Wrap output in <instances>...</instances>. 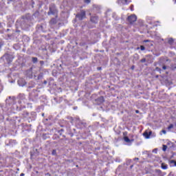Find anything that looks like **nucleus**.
<instances>
[{
  "label": "nucleus",
  "mask_w": 176,
  "mask_h": 176,
  "mask_svg": "<svg viewBox=\"0 0 176 176\" xmlns=\"http://www.w3.org/2000/svg\"><path fill=\"white\" fill-rule=\"evenodd\" d=\"M48 16L53 15L55 16V17H58V10H57V8L56 7V5L51 4L49 8V12H47Z\"/></svg>",
  "instance_id": "obj_1"
},
{
  "label": "nucleus",
  "mask_w": 176,
  "mask_h": 176,
  "mask_svg": "<svg viewBox=\"0 0 176 176\" xmlns=\"http://www.w3.org/2000/svg\"><path fill=\"white\" fill-rule=\"evenodd\" d=\"M127 21L130 24H133L137 21V15L136 14H131L127 17Z\"/></svg>",
  "instance_id": "obj_2"
},
{
  "label": "nucleus",
  "mask_w": 176,
  "mask_h": 176,
  "mask_svg": "<svg viewBox=\"0 0 176 176\" xmlns=\"http://www.w3.org/2000/svg\"><path fill=\"white\" fill-rule=\"evenodd\" d=\"M3 57L6 60L7 63H12V61H13V58H14V56H13V55L10 54H6Z\"/></svg>",
  "instance_id": "obj_3"
},
{
  "label": "nucleus",
  "mask_w": 176,
  "mask_h": 176,
  "mask_svg": "<svg viewBox=\"0 0 176 176\" xmlns=\"http://www.w3.org/2000/svg\"><path fill=\"white\" fill-rule=\"evenodd\" d=\"M76 19L78 20H83L86 17V12L85 10H81L80 13L77 14L76 16Z\"/></svg>",
  "instance_id": "obj_4"
},
{
  "label": "nucleus",
  "mask_w": 176,
  "mask_h": 176,
  "mask_svg": "<svg viewBox=\"0 0 176 176\" xmlns=\"http://www.w3.org/2000/svg\"><path fill=\"white\" fill-rule=\"evenodd\" d=\"M15 101L16 98L10 96L6 100V104H7V105H12L15 103Z\"/></svg>",
  "instance_id": "obj_5"
},
{
  "label": "nucleus",
  "mask_w": 176,
  "mask_h": 176,
  "mask_svg": "<svg viewBox=\"0 0 176 176\" xmlns=\"http://www.w3.org/2000/svg\"><path fill=\"white\" fill-rule=\"evenodd\" d=\"M18 98L20 100L19 103H21V101L25 102V95L24 94H19L18 96Z\"/></svg>",
  "instance_id": "obj_6"
},
{
  "label": "nucleus",
  "mask_w": 176,
  "mask_h": 176,
  "mask_svg": "<svg viewBox=\"0 0 176 176\" xmlns=\"http://www.w3.org/2000/svg\"><path fill=\"white\" fill-rule=\"evenodd\" d=\"M118 3H119L120 5H129V3H130V1L127 0H118Z\"/></svg>",
  "instance_id": "obj_7"
},
{
  "label": "nucleus",
  "mask_w": 176,
  "mask_h": 176,
  "mask_svg": "<svg viewBox=\"0 0 176 176\" xmlns=\"http://www.w3.org/2000/svg\"><path fill=\"white\" fill-rule=\"evenodd\" d=\"M98 105H100V104H102L104 102V96H100L96 100Z\"/></svg>",
  "instance_id": "obj_8"
},
{
  "label": "nucleus",
  "mask_w": 176,
  "mask_h": 176,
  "mask_svg": "<svg viewBox=\"0 0 176 176\" xmlns=\"http://www.w3.org/2000/svg\"><path fill=\"white\" fill-rule=\"evenodd\" d=\"M91 21L95 24H97V23H98V16L91 17Z\"/></svg>",
  "instance_id": "obj_9"
},
{
  "label": "nucleus",
  "mask_w": 176,
  "mask_h": 176,
  "mask_svg": "<svg viewBox=\"0 0 176 176\" xmlns=\"http://www.w3.org/2000/svg\"><path fill=\"white\" fill-rule=\"evenodd\" d=\"M38 90L34 89L32 92L30 94L32 97H38Z\"/></svg>",
  "instance_id": "obj_10"
},
{
  "label": "nucleus",
  "mask_w": 176,
  "mask_h": 176,
  "mask_svg": "<svg viewBox=\"0 0 176 176\" xmlns=\"http://www.w3.org/2000/svg\"><path fill=\"white\" fill-rule=\"evenodd\" d=\"M50 24L51 25L57 24V19L56 18H52L50 21Z\"/></svg>",
  "instance_id": "obj_11"
},
{
  "label": "nucleus",
  "mask_w": 176,
  "mask_h": 176,
  "mask_svg": "<svg viewBox=\"0 0 176 176\" xmlns=\"http://www.w3.org/2000/svg\"><path fill=\"white\" fill-rule=\"evenodd\" d=\"M169 164H170V167H176V162L174 160L169 161Z\"/></svg>",
  "instance_id": "obj_12"
},
{
  "label": "nucleus",
  "mask_w": 176,
  "mask_h": 176,
  "mask_svg": "<svg viewBox=\"0 0 176 176\" xmlns=\"http://www.w3.org/2000/svg\"><path fill=\"white\" fill-rule=\"evenodd\" d=\"M161 168L162 170H167V168H168V165L166 164L165 163H162Z\"/></svg>",
  "instance_id": "obj_13"
},
{
  "label": "nucleus",
  "mask_w": 176,
  "mask_h": 176,
  "mask_svg": "<svg viewBox=\"0 0 176 176\" xmlns=\"http://www.w3.org/2000/svg\"><path fill=\"white\" fill-rule=\"evenodd\" d=\"M124 141H125V142H133L134 140H130V139L129 138V137L125 136V137L124 138Z\"/></svg>",
  "instance_id": "obj_14"
},
{
  "label": "nucleus",
  "mask_w": 176,
  "mask_h": 176,
  "mask_svg": "<svg viewBox=\"0 0 176 176\" xmlns=\"http://www.w3.org/2000/svg\"><path fill=\"white\" fill-rule=\"evenodd\" d=\"M143 135L144 137H145V138L146 139H148L150 137H149V135H148V131H145L144 133H143Z\"/></svg>",
  "instance_id": "obj_15"
},
{
  "label": "nucleus",
  "mask_w": 176,
  "mask_h": 176,
  "mask_svg": "<svg viewBox=\"0 0 176 176\" xmlns=\"http://www.w3.org/2000/svg\"><path fill=\"white\" fill-rule=\"evenodd\" d=\"M2 167H8V165H6V160H3Z\"/></svg>",
  "instance_id": "obj_16"
},
{
  "label": "nucleus",
  "mask_w": 176,
  "mask_h": 176,
  "mask_svg": "<svg viewBox=\"0 0 176 176\" xmlns=\"http://www.w3.org/2000/svg\"><path fill=\"white\" fill-rule=\"evenodd\" d=\"M168 43L170 44V45H173V43H174V39H173V38H169L168 39Z\"/></svg>",
  "instance_id": "obj_17"
},
{
  "label": "nucleus",
  "mask_w": 176,
  "mask_h": 176,
  "mask_svg": "<svg viewBox=\"0 0 176 176\" xmlns=\"http://www.w3.org/2000/svg\"><path fill=\"white\" fill-rule=\"evenodd\" d=\"M171 129H174V124H170L168 126V130L170 131Z\"/></svg>",
  "instance_id": "obj_18"
},
{
  "label": "nucleus",
  "mask_w": 176,
  "mask_h": 176,
  "mask_svg": "<svg viewBox=\"0 0 176 176\" xmlns=\"http://www.w3.org/2000/svg\"><path fill=\"white\" fill-rule=\"evenodd\" d=\"M162 151L164 152H166L167 151V146L165 144H163V148H162Z\"/></svg>",
  "instance_id": "obj_19"
},
{
  "label": "nucleus",
  "mask_w": 176,
  "mask_h": 176,
  "mask_svg": "<svg viewBox=\"0 0 176 176\" xmlns=\"http://www.w3.org/2000/svg\"><path fill=\"white\" fill-rule=\"evenodd\" d=\"M38 62V58L36 57H33L32 58V63H37Z\"/></svg>",
  "instance_id": "obj_20"
},
{
  "label": "nucleus",
  "mask_w": 176,
  "mask_h": 176,
  "mask_svg": "<svg viewBox=\"0 0 176 176\" xmlns=\"http://www.w3.org/2000/svg\"><path fill=\"white\" fill-rule=\"evenodd\" d=\"M0 107L1 108L3 112H5V111H6V109H5L3 108V104H0Z\"/></svg>",
  "instance_id": "obj_21"
},
{
  "label": "nucleus",
  "mask_w": 176,
  "mask_h": 176,
  "mask_svg": "<svg viewBox=\"0 0 176 176\" xmlns=\"http://www.w3.org/2000/svg\"><path fill=\"white\" fill-rule=\"evenodd\" d=\"M155 173H157V174H162V171L160 170V169L155 170Z\"/></svg>",
  "instance_id": "obj_22"
},
{
  "label": "nucleus",
  "mask_w": 176,
  "mask_h": 176,
  "mask_svg": "<svg viewBox=\"0 0 176 176\" xmlns=\"http://www.w3.org/2000/svg\"><path fill=\"white\" fill-rule=\"evenodd\" d=\"M146 58H144L140 60V63H146Z\"/></svg>",
  "instance_id": "obj_23"
},
{
  "label": "nucleus",
  "mask_w": 176,
  "mask_h": 176,
  "mask_svg": "<svg viewBox=\"0 0 176 176\" xmlns=\"http://www.w3.org/2000/svg\"><path fill=\"white\" fill-rule=\"evenodd\" d=\"M140 50H141L142 51L145 50V47H144V45H141V46H140Z\"/></svg>",
  "instance_id": "obj_24"
},
{
  "label": "nucleus",
  "mask_w": 176,
  "mask_h": 176,
  "mask_svg": "<svg viewBox=\"0 0 176 176\" xmlns=\"http://www.w3.org/2000/svg\"><path fill=\"white\" fill-rule=\"evenodd\" d=\"M52 153L54 156L56 155L57 153H56V150H53Z\"/></svg>",
  "instance_id": "obj_25"
},
{
  "label": "nucleus",
  "mask_w": 176,
  "mask_h": 176,
  "mask_svg": "<svg viewBox=\"0 0 176 176\" xmlns=\"http://www.w3.org/2000/svg\"><path fill=\"white\" fill-rule=\"evenodd\" d=\"M20 82H21V80H18V84L19 85V86H24V84H20Z\"/></svg>",
  "instance_id": "obj_26"
},
{
  "label": "nucleus",
  "mask_w": 176,
  "mask_h": 176,
  "mask_svg": "<svg viewBox=\"0 0 176 176\" xmlns=\"http://www.w3.org/2000/svg\"><path fill=\"white\" fill-rule=\"evenodd\" d=\"M85 3H90V0H85Z\"/></svg>",
  "instance_id": "obj_27"
},
{
  "label": "nucleus",
  "mask_w": 176,
  "mask_h": 176,
  "mask_svg": "<svg viewBox=\"0 0 176 176\" xmlns=\"http://www.w3.org/2000/svg\"><path fill=\"white\" fill-rule=\"evenodd\" d=\"M148 133V137H151V135H152V131H150Z\"/></svg>",
  "instance_id": "obj_28"
},
{
  "label": "nucleus",
  "mask_w": 176,
  "mask_h": 176,
  "mask_svg": "<svg viewBox=\"0 0 176 176\" xmlns=\"http://www.w3.org/2000/svg\"><path fill=\"white\" fill-rule=\"evenodd\" d=\"M153 152H154L155 153H157V148L154 149Z\"/></svg>",
  "instance_id": "obj_29"
},
{
  "label": "nucleus",
  "mask_w": 176,
  "mask_h": 176,
  "mask_svg": "<svg viewBox=\"0 0 176 176\" xmlns=\"http://www.w3.org/2000/svg\"><path fill=\"white\" fill-rule=\"evenodd\" d=\"M162 133H163V134H166L167 132L166 131V130H162Z\"/></svg>",
  "instance_id": "obj_30"
},
{
  "label": "nucleus",
  "mask_w": 176,
  "mask_h": 176,
  "mask_svg": "<svg viewBox=\"0 0 176 176\" xmlns=\"http://www.w3.org/2000/svg\"><path fill=\"white\" fill-rule=\"evenodd\" d=\"M44 63H45L43 62V60H41V61H40V64H41V65H43Z\"/></svg>",
  "instance_id": "obj_31"
},
{
  "label": "nucleus",
  "mask_w": 176,
  "mask_h": 176,
  "mask_svg": "<svg viewBox=\"0 0 176 176\" xmlns=\"http://www.w3.org/2000/svg\"><path fill=\"white\" fill-rule=\"evenodd\" d=\"M162 69H167V67H166V65H164V66L162 67Z\"/></svg>",
  "instance_id": "obj_32"
},
{
  "label": "nucleus",
  "mask_w": 176,
  "mask_h": 176,
  "mask_svg": "<svg viewBox=\"0 0 176 176\" xmlns=\"http://www.w3.org/2000/svg\"><path fill=\"white\" fill-rule=\"evenodd\" d=\"M133 8H134V6L131 5V10H134V9Z\"/></svg>",
  "instance_id": "obj_33"
},
{
  "label": "nucleus",
  "mask_w": 176,
  "mask_h": 176,
  "mask_svg": "<svg viewBox=\"0 0 176 176\" xmlns=\"http://www.w3.org/2000/svg\"><path fill=\"white\" fill-rule=\"evenodd\" d=\"M156 71H161V69L159 67H156Z\"/></svg>",
  "instance_id": "obj_34"
},
{
  "label": "nucleus",
  "mask_w": 176,
  "mask_h": 176,
  "mask_svg": "<svg viewBox=\"0 0 176 176\" xmlns=\"http://www.w3.org/2000/svg\"><path fill=\"white\" fill-rule=\"evenodd\" d=\"M133 160H140V158H138V157H135Z\"/></svg>",
  "instance_id": "obj_35"
},
{
  "label": "nucleus",
  "mask_w": 176,
  "mask_h": 176,
  "mask_svg": "<svg viewBox=\"0 0 176 176\" xmlns=\"http://www.w3.org/2000/svg\"><path fill=\"white\" fill-rule=\"evenodd\" d=\"M44 85H47V81L45 80L44 81Z\"/></svg>",
  "instance_id": "obj_36"
},
{
  "label": "nucleus",
  "mask_w": 176,
  "mask_h": 176,
  "mask_svg": "<svg viewBox=\"0 0 176 176\" xmlns=\"http://www.w3.org/2000/svg\"><path fill=\"white\" fill-rule=\"evenodd\" d=\"M135 113H140V111L136 110V111H135Z\"/></svg>",
  "instance_id": "obj_37"
},
{
  "label": "nucleus",
  "mask_w": 176,
  "mask_h": 176,
  "mask_svg": "<svg viewBox=\"0 0 176 176\" xmlns=\"http://www.w3.org/2000/svg\"><path fill=\"white\" fill-rule=\"evenodd\" d=\"M144 42H145V43L149 42V40H144Z\"/></svg>",
  "instance_id": "obj_38"
},
{
  "label": "nucleus",
  "mask_w": 176,
  "mask_h": 176,
  "mask_svg": "<svg viewBox=\"0 0 176 176\" xmlns=\"http://www.w3.org/2000/svg\"><path fill=\"white\" fill-rule=\"evenodd\" d=\"M69 119L72 120H72H74V119L72 118V117H70Z\"/></svg>",
  "instance_id": "obj_39"
},
{
  "label": "nucleus",
  "mask_w": 176,
  "mask_h": 176,
  "mask_svg": "<svg viewBox=\"0 0 176 176\" xmlns=\"http://www.w3.org/2000/svg\"><path fill=\"white\" fill-rule=\"evenodd\" d=\"M24 175H25L24 173H21V174L20 175V176H24Z\"/></svg>",
  "instance_id": "obj_40"
},
{
  "label": "nucleus",
  "mask_w": 176,
  "mask_h": 176,
  "mask_svg": "<svg viewBox=\"0 0 176 176\" xmlns=\"http://www.w3.org/2000/svg\"><path fill=\"white\" fill-rule=\"evenodd\" d=\"M173 68V69H176V66H174Z\"/></svg>",
  "instance_id": "obj_41"
},
{
  "label": "nucleus",
  "mask_w": 176,
  "mask_h": 176,
  "mask_svg": "<svg viewBox=\"0 0 176 176\" xmlns=\"http://www.w3.org/2000/svg\"><path fill=\"white\" fill-rule=\"evenodd\" d=\"M98 69L100 71L101 70V67H98Z\"/></svg>",
  "instance_id": "obj_42"
},
{
  "label": "nucleus",
  "mask_w": 176,
  "mask_h": 176,
  "mask_svg": "<svg viewBox=\"0 0 176 176\" xmlns=\"http://www.w3.org/2000/svg\"><path fill=\"white\" fill-rule=\"evenodd\" d=\"M2 159V155L0 154V160Z\"/></svg>",
  "instance_id": "obj_43"
},
{
  "label": "nucleus",
  "mask_w": 176,
  "mask_h": 176,
  "mask_svg": "<svg viewBox=\"0 0 176 176\" xmlns=\"http://www.w3.org/2000/svg\"><path fill=\"white\" fill-rule=\"evenodd\" d=\"M60 131H64V129H60Z\"/></svg>",
  "instance_id": "obj_44"
},
{
  "label": "nucleus",
  "mask_w": 176,
  "mask_h": 176,
  "mask_svg": "<svg viewBox=\"0 0 176 176\" xmlns=\"http://www.w3.org/2000/svg\"><path fill=\"white\" fill-rule=\"evenodd\" d=\"M53 139H54V140H56V138H54V137H53Z\"/></svg>",
  "instance_id": "obj_45"
},
{
  "label": "nucleus",
  "mask_w": 176,
  "mask_h": 176,
  "mask_svg": "<svg viewBox=\"0 0 176 176\" xmlns=\"http://www.w3.org/2000/svg\"><path fill=\"white\" fill-rule=\"evenodd\" d=\"M131 168H133V165L131 166Z\"/></svg>",
  "instance_id": "obj_46"
},
{
  "label": "nucleus",
  "mask_w": 176,
  "mask_h": 176,
  "mask_svg": "<svg viewBox=\"0 0 176 176\" xmlns=\"http://www.w3.org/2000/svg\"><path fill=\"white\" fill-rule=\"evenodd\" d=\"M129 162H131V160H129Z\"/></svg>",
  "instance_id": "obj_47"
},
{
  "label": "nucleus",
  "mask_w": 176,
  "mask_h": 176,
  "mask_svg": "<svg viewBox=\"0 0 176 176\" xmlns=\"http://www.w3.org/2000/svg\"><path fill=\"white\" fill-rule=\"evenodd\" d=\"M175 3H176V0H175Z\"/></svg>",
  "instance_id": "obj_48"
},
{
  "label": "nucleus",
  "mask_w": 176,
  "mask_h": 176,
  "mask_svg": "<svg viewBox=\"0 0 176 176\" xmlns=\"http://www.w3.org/2000/svg\"><path fill=\"white\" fill-rule=\"evenodd\" d=\"M140 49V47H138V50Z\"/></svg>",
  "instance_id": "obj_49"
}]
</instances>
